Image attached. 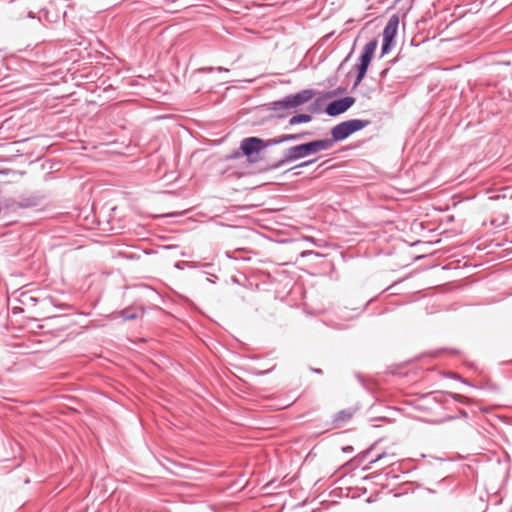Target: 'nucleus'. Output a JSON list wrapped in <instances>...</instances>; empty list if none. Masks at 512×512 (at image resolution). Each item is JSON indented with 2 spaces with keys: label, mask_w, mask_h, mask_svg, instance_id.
I'll list each match as a JSON object with an SVG mask.
<instances>
[{
  "label": "nucleus",
  "mask_w": 512,
  "mask_h": 512,
  "mask_svg": "<svg viewBox=\"0 0 512 512\" xmlns=\"http://www.w3.org/2000/svg\"><path fill=\"white\" fill-rule=\"evenodd\" d=\"M332 146V140H316L309 143L290 147L285 151L283 160H281L276 165V167H280L284 163L298 160L310 154H314L323 150H328Z\"/></svg>",
  "instance_id": "nucleus-1"
},
{
  "label": "nucleus",
  "mask_w": 512,
  "mask_h": 512,
  "mask_svg": "<svg viewBox=\"0 0 512 512\" xmlns=\"http://www.w3.org/2000/svg\"><path fill=\"white\" fill-rule=\"evenodd\" d=\"M368 125V121H363L359 119H352L348 121H344L336 126H334L331 130L332 142L341 141L346 139L352 133L361 130L362 128Z\"/></svg>",
  "instance_id": "nucleus-2"
},
{
  "label": "nucleus",
  "mask_w": 512,
  "mask_h": 512,
  "mask_svg": "<svg viewBox=\"0 0 512 512\" xmlns=\"http://www.w3.org/2000/svg\"><path fill=\"white\" fill-rule=\"evenodd\" d=\"M314 96L312 90H303L294 95H289L283 100L275 102V107L280 109L296 108L302 104L307 103Z\"/></svg>",
  "instance_id": "nucleus-3"
},
{
  "label": "nucleus",
  "mask_w": 512,
  "mask_h": 512,
  "mask_svg": "<svg viewBox=\"0 0 512 512\" xmlns=\"http://www.w3.org/2000/svg\"><path fill=\"white\" fill-rule=\"evenodd\" d=\"M376 47H377V42L375 40L370 41L365 45L363 53L360 57V64L357 65L358 74H357V78L355 81V86L359 85L360 82L362 81V79L364 78V76L367 72L368 66L370 64V61H371L373 54L376 50Z\"/></svg>",
  "instance_id": "nucleus-4"
},
{
  "label": "nucleus",
  "mask_w": 512,
  "mask_h": 512,
  "mask_svg": "<svg viewBox=\"0 0 512 512\" xmlns=\"http://www.w3.org/2000/svg\"><path fill=\"white\" fill-rule=\"evenodd\" d=\"M355 102L353 97H344L330 102L326 107V113L330 116H336L347 111Z\"/></svg>",
  "instance_id": "nucleus-5"
},
{
  "label": "nucleus",
  "mask_w": 512,
  "mask_h": 512,
  "mask_svg": "<svg viewBox=\"0 0 512 512\" xmlns=\"http://www.w3.org/2000/svg\"><path fill=\"white\" fill-rule=\"evenodd\" d=\"M241 151L244 155L251 157L264 149L263 140L257 137H248L241 142Z\"/></svg>",
  "instance_id": "nucleus-6"
},
{
  "label": "nucleus",
  "mask_w": 512,
  "mask_h": 512,
  "mask_svg": "<svg viewBox=\"0 0 512 512\" xmlns=\"http://www.w3.org/2000/svg\"><path fill=\"white\" fill-rule=\"evenodd\" d=\"M398 25H399L398 16L393 15L392 17H390L388 23L386 24V26L384 28L383 36L395 38V36L397 34V30H398Z\"/></svg>",
  "instance_id": "nucleus-7"
},
{
  "label": "nucleus",
  "mask_w": 512,
  "mask_h": 512,
  "mask_svg": "<svg viewBox=\"0 0 512 512\" xmlns=\"http://www.w3.org/2000/svg\"><path fill=\"white\" fill-rule=\"evenodd\" d=\"M312 117L308 114H298L290 118L289 124L296 125L299 123H307L310 122Z\"/></svg>",
  "instance_id": "nucleus-8"
},
{
  "label": "nucleus",
  "mask_w": 512,
  "mask_h": 512,
  "mask_svg": "<svg viewBox=\"0 0 512 512\" xmlns=\"http://www.w3.org/2000/svg\"><path fill=\"white\" fill-rule=\"evenodd\" d=\"M393 40H394L393 37L383 36V44H382V53L383 54H386L389 52Z\"/></svg>",
  "instance_id": "nucleus-9"
},
{
  "label": "nucleus",
  "mask_w": 512,
  "mask_h": 512,
  "mask_svg": "<svg viewBox=\"0 0 512 512\" xmlns=\"http://www.w3.org/2000/svg\"><path fill=\"white\" fill-rule=\"evenodd\" d=\"M301 137H302V135H300V134H288V135L281 136L280 139L275 142L280 143V142H284V141L297 140Z\"/></svg>",
  "instance_id": "nucleus-10"
},
{
  "label": "nucleus",
  "mask_w": 512,
  "mask_h": 512,
  "mask_svg": "<svg viewBox=\"0 0 512 512\" xmlns=\"http://www.w3.org/2000/svg\"><path fill=\"white\" fill-rule=\"evenodd\" d=\"M122 317L125 319V320H131V319H134L136 318V314L135 313H132L131 311L129 310H124L122 311Z\"/></svg>",
  "instance_id": "nucleus-11"
},
{
  "label": "nucleus",
  "mask_w": 512,
  "mask_h": 512,
  "mask_svg": "<svg viewBox=\"0 0 512 512\" xmlns=\"http://www.w3.org/2000/svg\"><path fill=\"white\" fill-rule=\"evenodd\" d=\"M311 163H312V161H306V162L301 163V164L299 165V167H304V166H307V165H309V164H311Z\"/></svg>",
  "instance_id": "nucleus-12"
},
{
  "label": "nucleus",
  "mask_w": 512,
  "mask_h": 512,
  "mask_svg": "<svg viewBox=\"0 0 512 512\" xmlns=\"http://www.w3.org/2000/svg\"><path fill=\"white\" fill-rule=\"evenodd\" d=\"M386 456H387L386 454L379 455L378 458L376 459V461H379V460L385 458Z\"/></svg>",
  "instance_id": "nucleus-13"
},
{
  "label": "nucleus",
  "mask_w": 512,
  "mask_h": 512,
  "mask_svg": "<svg viewBox=\"0 0 512 512\" xmlns=\"http://www.w3.org/2000/svg\"><path fill=\"white\" fill-rule=\"evenodd\" d=\"M217 70H218V71H225V72H228V69H225V68H223V67H218V68H217Z\"/></svg>",
  "instance_id": "nucleus-14"
},
{
  "label": "nucleus",
  "mask_w": 512,
  "mask_h": 512,
  "mask_svg": "<svg viewBox=\"0 0 512 512\" xmlns=\"http://www.w3.org/2000/svg\"><path fill=\"white\" fill-rule=\"evenodd\" d=\"M204 70H205V71H212V70H213V68H205Z\"/></svg>",
  "instance_id": "nucleus-15"
}]
</instances>
